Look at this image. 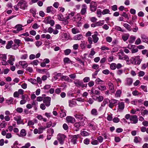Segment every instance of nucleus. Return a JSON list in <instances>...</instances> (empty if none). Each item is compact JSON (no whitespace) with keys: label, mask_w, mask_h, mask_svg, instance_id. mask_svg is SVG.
<instances>
[{"label":"nucleus","mask_w":148,"mask_h":148,"mask_svg":"<svg viewBox=\"0 0 148 148\" xmlns=\"http://www.w3.org/2000/svg\"><path fill=\"white\" fill-rule=\"evenodd\" d=\"M19 64L21 65L23 68L24 69L26 68L28 66V64L27 62L25 61H21L19 62Z\"/></svg>","instance_id":"aec40b11"},{"label":"nucleus","mask_w":148,"mask_h":148,"mask_svg":"<svg viewBox=\"0 0 148 148\" xmlns=\"http://www.w3.org/2000/svg\"><path fill=\"white\" fill-rule=\"evenodd\" d=\"M38 62L39 61L38 60H36L33 61L32 62H31V63L32 64L37 66L38 65Z\"/></svg>","instance_id":"e2e57ef3"},{"label":"nucleus","mask_w":148,"mask_h":148,"mask_svg":"<svg viewBox=\"0 0 148 148\" xmlns=\"http://www.w3.org/2000/svg\"><path fill=\"white\" fill-rule=\"evenodd\" d=\"M116 64L115 63H112L110 65V68L112 70H114L116 68Z\"/></svg>","instance_id":"58836bf2"},{"label":"nucleus","mask_w":148,"mask_h":148,"mask_svg":"<svg viewBox=\"0 0 148 148\" xmlns=\"http://www.w3.org/2000/svg\"><path fill=\"white\" fill-rule=\"evenodd\" d=\"M108 85L109 86V90L114 88L113 84L110 82H108Z\"/></svg>","instance_id":"6e6d98bb"},{"label":"nucleus","mask_w":148,"mask_h":148,"mask_svg":"<svg viewBox=\"0 0 148 148\" xmlns=\"http://www.w3.org/2000/svg\"><path fill=\"white\" fill-rule=\"evenodd\" d=\"M110 12V11L109 9H106L103 10L102 12V14L103 15H104L107 14H109V13Z\"/></svg>","instance_id":"de8ad7c7"},{"label":"nucleus","mask_w":148,"mask_h":148,"mask_svg":"<svg viewBox=\"0 0 148 148\" xmlns=\"http://www.w3.org/2000/svg\"><path fill=\"white\" fill-rule=\"evenodd\" d=\"M104 20L100 21L96 23V25H97V26H101L104 24Z\"/></svg>","instance_id":"f704fd0d"},{"label":"nucleus","mask_w":148,"mask_h":148,"mask_svg":"<svg viewBox=\"0 0 148 148\" xmlns=\"http://www.w3.org/2000/svg\"><path fill=\"white\" fill-rule=\"evenodd\" d=\"M87 6L86 4H83L81 7V9L80 11L81 14L83 15L86 14L87 13Z\"/></svg>","instance_id":"6e6552de"},{"label":"nucleus","mask_w":148,"mask_h":148,"mask_svg":"<svg viewBox=\"0 0 148 148\" xmlns=\"http://www.w3.org/2000/svg\"><path fill=\"white\" fill-rule=\"evenodd\" d=\"M66 120L68 123H73L75 122V119L71 116H67L66 117Z\"/></svg>","instance_id":"4468645a"},{"label":"nucleus","mask_w":148,"mask_h":148,"mask_svg":"<svg viewBox=\"0 0 148 148\" xmlns=\"http://www.w3.org/2000/svg\"><path fill=\"white\" fill-rule=\"evenodd\" d=\"M76 59V60L78 61L79 63H80V64H82L83 66L84 65V62L80 58H77Z\"/></svg>","instance_id":"69168bd1"},{"label":"nucleus","mask_w":148,"mask_h":148,"mask_svg":"<svg viewBox=\"0 0 148 148\" xmlns=\"http://www.w3.org/2000/svg\"><path fill=\"white\" fill-rule=\"evenodd\" d=\"M46 12L47 13H51L52 14H54L56 12V10L52 6H48L47 8Z\"/></svg>","instance_id":"0eeeda50"},{"label":"nucleus","mask_w":148,"mask_h":148,"mask_svg":"<svg viewBox=\"0 0 148 148\" xmlns=\"http://www.w3.org/2000/svg\"><path fill=\"white\" fill-rule=\"evenodd\" d=\"M97 4L95 1H92L91 2L90 5V8L91 11L92 12H94L97 9Z\"/></svg>","instance_id":"39448f33"},{"label":"nucleus","mask_w":148,"mask_h":148,"mask_svg":"<svg viewBox=\"0 0 148 148\" xmlns=\"http://www.w3.org/2000/svg\"><path fill=\"white\" fill-rule=\"evenodd\" d=\"M61 79L62 80H64L65 81H68L69 82H71L72 81L70 79L69 77L66 75L63 76L61 77Z\"/></svg>","instance_id":"4be33fe9"},{"label":"nucleus","mask_w":148,"mask_h":148,"mask_svg":"<svg viewBox=\"0 0 148 148\" xmlns=\"http://www.w3.org/2000/svg\"><path fill=\"white\" fill-rule=\"evenodd\" d=\"M20 136H26V131L24 129H22L20 132Z\"/></svg>","instance_id":"79ce46f5"},{"label":"nucleus","mask_w":148,"mask_h":148,"mask_svg":"<svg viewBox=\"0 0 148 148\" xmlns=\"http://www.w3.org/2000/svg\"><path fill=\"white\" fill-rule=\"evenodd\" d=\"M91 114L93 115H97V112L95 109H92L91 111Z\"/></svg>","instance_id":"a18cd8bd"},{"label":"nucleus","mask_w":148,"mask_h":148,"mask_svg":"<svg viewBox=\"0 0 148 148\" xmlns=\"http://www.w3.org/2000/svg\"><path fill=\"white\" fill-rule=\"evenodd\" d=\"M16 111L19 113H21L23 112V109L21 108H17L16 109Z\"/></svg>","instance_id":"680f3d73"},{"label":"nucleus","mask_w":148,"mask_h":148,"mask_svg":"<svg viewBox=\"0 0 148 148\" xmlns=\"http://www.w3.org/2000/svg\"><path fill=\"white\" fill-rule=\"evenodd\" d=\"M87 102L89 103L90 104H92L94 102V100L92 99L91 98H90L88 99L87 101Z\"/></svg>","instance_id":"774afa93"},{"label":"nucleus","mask_w":148,"mask_h":148,"mask_svg":"<svg viewBox=\"0 0 148 148\" xmlns=\"http://www.w3.org/2000/svg\"><path fill=\"white\" fill-rule=\"evenodd\" d=\"M123 26L126 28L129 31H131V26L129 24L127 23H124Z\"/></svg>","instance_id":"c03bdc74"},{"label":"nucleus","mask_w":148,"mask_h":148,"mask_svg":"<svg viewBox=\"0 0 148 148\" xmlns=\"http://www.w3.org/2000/svg\"><path fill=\"white\" fill-rule=\"evenodd\" d=\"M125 107V105L124 102H120L118 103L119 109L120 110H123Z\"/></svg>","instance_id":"412c9836"},{"label":"nucleus","mask_w":148,"mask_h":148,"mask_svg":"<svg viewBox=\"0 0 148 148\" xmlns=\"http://www.w3.org/2000/svg\"><path fill=\"white\" fill-rule=\"evenodd\" d=\"M81 134L82 136H88L89 134V133L85 131H83L81 132Z\"/></svg>","instance_id":"09e8293b"},{"label":"nucleus","mask_w":148,"mask_h":148,"mask_svg":"<svg viewBox=\"0 0 148 148\" xmlns=\"http://www.w3.org/2000/svg\"><path fill=\"white\" fill-rule=\"evenodd\" d=\"M82 37L83 36L82 34H79L73 37V39L75 40H80Z\"/></svg>","instance_id":"a878e982"},{"label":"nucleus","mask_w":148,"mask_h":148,"mask_svg":"<svg viewBox=\"0 0 148 148\" xmlns=\"http://www.w3.org/2000/svg\"><path fill=\"white\" fill-rule=\"evenodd\" d=\"M65 55H69L71 52V50L69 49H67L64 51Z\"/></svg>","instance_id":"4d7b16f0"},{"label":"nucleus","mask_w":148,"mask_h":148,"mask_svg":"<svg viewBox=\"0 0 148 148\" xmlns=\"http://www.w3.org/2000/svg\"><path fill=\"white\" fill-rule=\"evenodd\" d=\"M76 104V103L75 101L72 100L69 101V106L71 107H73Z\"/></svg>","instance_id":"cd10ccee"},{"label":"nucleus","mask_w":148,"mask_h":148,"mask_svg":"<svg viewBox=\"0 0 148 148\" xmlns=\"http://www.w3.org/2000/svg\"><path fill=\"white\" fill-rule=\"evenodd\" d=\"M38 103L35 100H34L32 103V107L35 106H37Z\"/></svg>","instance_id":"0e129e2a"},{"label":"nucleus","mask_w":148,"mask_h":148,"mask_svg":"<svg viewBox=\"0 0 148 148\" xmlns=\"http://www.w3.org/2000/svg\"><path fill=\"white\" fill-rule=\"evenodd\" d=\"M96 99V101H97L98 102H101L103 100V97L101 95H99V96H97Z\"/></svg>","instance_id":"473e14b6"},{"label":"nucleus","mask_w":148,"mask_h":148,"mask_svg":"<svg viewBox=\"0 0 148 148\" xmlns=\"http://www.w3.org/2000/svg\"><path fill=\"white\" fill-rule=\"evenodd\" d=\"M79 137V135H75L73 136L72 139L71 141L73 143V144H75L76 143L77 139Z\"/></svg>","instance_id":"5701e85b"},{"label":"nucleus","mask_w":148,"mask_h":148,"mask_svg":"<svg viewBox=\"0 0 148 148\" xmlns=\"http://www.w3.org/2000/svg\"><path fill=\"white\" fill-rule=\"evenodd\" d=\"M13 100L14 99L13 98L10 97L9 99L6 101V103L9 105L12 103Z\"/></svg>","instance_id":"e433bc0d"},{"label":"nucleus","mask_w":148,"mask_h":148,"mask_svg":"<svg viewBox=\"0 0 148 148\" xmlns=\"http://www.w3.org/2000/svg\"><path fill=\"white\" fill-rule=\"evenodd\" d=\"M75 117L77 119H78L80 121H82L83 119L84 120V115L83 114L77 113L74 115Z\"/></svg>","instance_id":"dca6fc26"},{"label":"nucleus","mask_w":148,"mask_h":148,"mask_svg":"<svg viewBox=\"0 0 148 148\" xmlns=\"http://www.w3.org/2000/svg\"><path fill=\"white\" fill-rule=\"evenodd\" d=\"M102 14V12L101 10L99 9L97 11V16L98 17H101V14Z\"/></svg>","instance_id":"bf43d9fd"},{"label":"nucleus","mask_w":148,"mask_h":148,"mask_svg":"<svg viewBox=\"0 0 148 148\" xmlns=\"http://www.w3.org/2000/svg\"><path fill=\"white\" fill-rule=\"evenodd\" d=\"M51 98L49 97H47L43 99V102L47 107H49L50 105Z\"/></svg>","instance_id":"423d86ee"},{"label":"nucleus","mask_w":148,"mask_h":148,"mask_svg":"<svg viewBox=\"0 0 148 148\" xmlns=\"http://www.w3.org/2000/svg\"><path fill=\"white\" fill-rule=\"evenodd\" d=\"M97 88L101 91H104L106 90V87L105 86L100 85L98 86Z\"/></svg>","instance_id":"4c0bfd02"},{"label":"nucleus","mask_w":148,"mask_h":148,"mask_svg":"<svg viewBox=\"0 0 148 148\" xmlns=\"http://www.w3.org/2000/svg\"><path fill=\"white\" fill-rule=\"evenodd\" d=\"M6 124L4 121L2 122L0 124V126L1 128H5L6 125Z\"/></svg>","instance_id":"338daca9"},{"label":"nucleus","mask_w":148,"mask_h":148,"mask_svg":"<svg viewBox=\"0 0 148 148\" xmlns=\"http://www.w3.org/2000/svg\"><path fill=\"white\" fill-rule=\"evenodd\" d=\"M129 36L130 34H125L122 35V37L123 40L125 41L128 39Z\"/></svg>","instance_id":"393cba45"},{"label":"nucleus","mask_w":148,"mask_h":148,"mask_svg":"<svg viewBox=\"0 0 148 148\" xmlns=\"http://www.w3.org/2000/svg\"><path fill=\"white\" fill-rule=\"evenodd\" d=\"M22 26L21 25L18 24L16 25L15 27L16 28L18 32L22 30L23 29L22 28Z\"/></svg>","instance_id":"7c9ffc66"},{"label":"nucleus","mask_w":148,"mask_h":148,"mask_svg":"<svg viewBox=\"0 0 148 148\" xmlns=\"http://www.w3.org/2000/svg\"><path fill=\"white\" fill-rule=\"evenodd\" d=\"M14 119L15 121H16L17 124H21L23 122L20 116H17L14 117Z\"/></svg>","instance_id":"f3484780"},{"label":"nucleus","mask_w":148,"mask_h":148,"mask_svg":"<svg viewBox=\"0 0 148 148\" xmlns=\"http://www.w3.org/2000/svg\"><path fill=\"white\" fill-rule=\"evenodd\" d=\"M147 68L148 69V62L146 64H142L141 68L143 70Z\"/></svg>","instance_id":"603ef678"},{"label":"nucleus","mask_w":148,"mask_h":148,"mask_svg":"<svg viewBox=\"0 0 148 148\" xmlns=\"http://www.w3.org/2000/svg\"><path fill=\"white\" fill-rule=\"evenodd\" d=\"M14 44L12 45V48L14 50L17 49L21 44V40L19 39H15L14 40Z\"/></svg>","instance_id":"f03ea898"},{"label":"nucleus","mask_w":148,"mask_h":148,"mask_svg":"<svg viewBox=\"0 0 148 148\" xmlns=\"http://www.w3.org/2000/svg\"><path fill=\"white\" fill-rule=\"evenodd\" d=\"M28 81L31 82L32 84H36V80L35 79L31 78L28 80Z\"/></svg>","instance_id":"864d4df0"},{"label":"nucleus","mask_w":148,"mask_h":148,"mask_svg":"<svg viewBox=\"0 0 148 148\" xmlns=\"http://www.w3.org/2000/svg\"><path fill=\"white\" fill-rule=\"evenodd\" d=\"M47 132L49 134V135H52L54 133V130L53 129L50 128L48 130Z\"/></svg>","instance_id":"13d9d810"},{"label":"nucleus","mask_w":148,"mask_h":148,"mask_svg":"<svg viewBox=\"0 0 148 148\" xmlns=\"http://www.w3.org/2000/svg\"><path fill=\"white\" fill-rule=\"evenodd\" d=\"M8 62L11 65H13L14 64V62L15 61V58L14 56L12 55H9L8 56Z\"/></svg>","instance_id":"1a4fd4ad"},{"label":"nucleus","mask_w":148,"mask_h":148,"mask_svg":"<svg viewBox=\"0 0 148 148\" xmlns=\"http://www.w3.org/2000/svg\"><path fill=\"white\" fill-rule=\"evenodd\" d=\"M133 82V80L132 78H127L125 80V84L126 86H130L132 84Z\"/></svg>","instance_id":"f8f14e48"},{"label":"nucleus","mask_w":148,"mask_h":148,"mask_svg":"<svg viewBox=\"0 0 148 148\" xmlns=\"http://www.w3.org/2000/svg\"><path fill=\"white\" fill-rule=\"evenodd\" d=\"M71 32L72 33L74 34L78 33L80 32L78 29L75 27L73 28L72 29Z\"/></svg>","instance_id":"bb28decb"},{"label":"nucleus","mask_w":148,"mask_h":148,"mask_svg":"<svg viewBox=\"0 0 148 148\" xmlns=\"http://www.w3.org/2000/svg\"><path fill=\"white\" fill-rule=\"evenodd\" d=\"M121 90H117L115 94V96L116 97H120L121 94Z\"/></svg>","instance_id":"c9c22d12"},{"label":"nucleus","mask_w":148,"mask_h":148,"mask_svg":"<svg viewBox=\"0 0 148 148\" xmlns=\"http://www.w3.org/2000/svg\"><path fill=\"white\" fill-rule=\"evenodd\" d=\"M123 60H125L126 62V63L128 64H131V60H129V58L128 56L127 55H124L123 57Z\"/></svg>","instance_id":"b1692460"},{"label":"nucleus","mask_w":148,"mask_h":148,"mask_svg":"<svg viewBox=\"0 0 148 148\" xmlns=\"http://www.w3.org/2000/svg\"><path fill=\"white\" fill-rule=\"evenodd\" d=\"M20 6V7L23 10L25 9L27 7L26 2L25 3H24Z\"/></svg>","instance_id":"052dcab7"},{"label":"nucleus","mask_w":148,"mask_h":148,"mask_svg":"<svg viewBox=\"0 0 148 148\" xmlns=\"http://www.w3.org/2000/svg\"><path fill=\"white\" fill-rule=\"evenodd\" d=\"M136 38L134 36H131L130 38V39L129 40V42L130 43H133L135 39Z\"/></svg>","instance_id":"a19ab883"},{"label":"nucleus","mask_w":148,"mask_h":148,"mask_svg":"<svg viewBox=\"0 0 148 148\" xmlns=\"http://www.w3.org/2000/svg\"><path fill=\"white\" fill-rule=\"evenodd\" d=\"M13 43V41L11 40L8 41L7 42V43L5 46V48L7 49H9L11 48H12V45Z\"/></svg>","instance_id":"6ab92c4d"},{"label":"nucleus","mask_w":148,"mask_h":148,"mask_svg":"<svg viewBox=\"0 0 148 148\" xmlns=\"http://www.w3.org/2000/svg\"><path fill=\"white\" fill-rule=\"evenodd\" d=\"M87 42L84 41H81V43L80 44V46L82 49H84L86 47V45Z\"/></svg>","instance_id":"c756f323"},{"label":"nucleus","mask_w":148,"mask_h":148,"mask_svg":"<svg viewBox=\"0 0 148 148\" xmlns=\"http://www.w3.org/2000/svg\"><path fill=\"white\" fill-rule=\"evenodd\" d=\"M131 64H140L142 60L140 58L139 56H136L135 57H132L130 58Z\"/></svg>","instance_id":"f257e3e1"},{"label":"nucleus","mask_w":148,"mask_h":148,"mask_svg":"<svg viewBox=\"0 0 148 148\" xmlns=\"http://www.w3.org/2000/svg\"><path fill=\"white\" fill-rule=\"evenodd\" d=\"M141 114L143 116H144L145 115H147L148 114V110H142Z\"/></svg>","instance_id":"37998d69"},{"label":"nucleus","mask_w":148,"mask_h":148,"mask_svg":"<svg viewBox=\"0 0 148 148\" xmlns=\"http://www.w3.org/2000/svg\"><path fill=\"white\" fill-rule=\"evenodd\" d=\"M51 18L50 17H47L46 18L44 21V22L46 24H48L49 23Z\"/></svg>","instance_id":"72a5a7b5"},{"label":"nucleus","mask_w":148,"mask_h":148,"mask_svg":"<svg viewBox=\"0 0 148 148\" xmlns=\"http://www.w3.org/2000/svg\"><path fill=\"white\" fill-rule=\"evenodd\" d=\"M115 29H116V30H117L118 31H121L122 32H125V30L122 29L121 27L119 26H115Z\"/></svg>","instance_id":"3c124183"},{"label":"nucleus","mask_w":148,"mask_h":148,"mask_svg":"<svg viewBox=\"0 0 148 148\" xmlns=\"http://www.w3.org/2000/svg\"><path fill=\"white\" fill-rule=\"evenodd\" d=\"M103 81L100 79L99 78H97L95 80V83L97 84H101L102 82Z\"/></svg>","instance_id":"49530a36"},{"label":"nucleus","mask_w":148,"mask_h":148,"mask_svg":"<svg viewBox=\"0 0 148 148\" xmlns=\"http://www.w3.org/2000/svg\"><path fill=\"white\" fill-rule=\"evenodd\" d=\"M58 19L60 21H64V18L62 15H58Z\"/></svg>","instance_id":"8fccbe9b"},{"label":"nucleus","mask_w":148,"mask_h":148,"mask_svg":"<svg viewBox=\"0 0 148 148\" xmlns=\"http://www.w3.org/2000/svg\"><path fill=\"white\" fill-rule=\"evenodd\" d=\"M142 53L143 55H146V56L148 57V49H145L142 51Z\"/></svg>","instance_id":"5fc2aeb1"},{"label":"nucleus","mask_w":148,"mask_h":148,"mask_svg":"<svg viewBox=\"0 0 148 148\" xmlns=\"http://www.w3.org/2000/svg\"><path fill=\"white\" fill-rule=\"evenodd\" d=\"M66 138L64 135L62 134H59L57 135V138L60 142V144L62 145L64 143V139Z\"/></svg>","instance_id":"20e7f679"},{"label":"nucleus","mask_w":148,"mask_h":148,"mask_svg":"<svg viewBox=\"0 0 148 148\" xmlns=\"http://www.w3.org/2000/svg\"><path fill=\"white\" fill-rule=\"evenodd\" d=\"M130 121H131V123L132 124H136L138 121V118L136 115H132L130 118Z\"/></svg>","instance_id":"9d476101"},{"label":"nucleus","mask_w":148,"mask_h":148,"mask_svg":"<svg viewBox=\"0 0 148 148\" xmlns=\"http://www.w3.org/2000/svg\"><path fill=\"white\" fill-rule=\"evenodd\" d=\"M141 140V138L139 137L136 136L134 139V141L135 143H140Z\"/></svg>","instance_id":"c85d7f7f"},{"label":"nucleus","mask_w":148,"mask_h":148,"mask_svg":"<svg viewBox=\"0 0 148 148\" xmlns=\"http://www.w3.org/2000/svg\"><path fill=\"white\" fill-rule=\"evenodd\" d=\"M74 84L75 86L77 87H81L82 88L84 87H86L87 86V84H84L83 82L80 81L79 80H76L74 82Z\"/></svg>","instance_id":"7ed1b4c3"},{"label":"nucleus","mask_w":148,"mask_h":148,"mask_svg":"<svg viewBox=\"0 0 148 148\" xmlns=\"http://www.w3.org/2000/svg\"><path fill=\"white\" fill-rule=\"evenodd\" d=\"M98 35V34L97 32H94V34L92 35V37L93 38V41L95 43H97L99 39V38L97 36Z\"/></svg>","instance_id":"9b49d317"},{"label":"nucleus","mask_w":148,"mask_h":148,"mask_svg":"<svg viewBox=\"0 0 148 148\" xmlns=\"http://www.w3.org/2000/svg\"><path fill=\"white\" fill-rule=\"evenodd\" d=\"M141 38L143 42L148 43V38L147 36L144 34H142L141 35Z\"/></svg>","instance_id":"a211bd4d"},{"label":"nucleus","mask_w":148,"mask_h":148,"mask_svg":"<svg viewBox=\"0 0 148 148\" xmlns=\"http://www.w3.org/2000/svg\"><path fill=\"white\" fill-rule=\"evenodd\" d=\"M118 100L116 99H112L109 101V106L111 108L114 107L117 103Z\"/></svg>","instance_id":"ddd939ff"},{"label":"nucleus","mask_w":148,"mask_h":148,"mask_svg":"<svg viewBox=\"0 0 148 148\" xmlns=\"http://www.w3.org/2000/svg\"><path fill=\"white\" fill-rule=\"evenodd\" d=\"M48 71V69H47L38 70V71L40 73L42 74L45 73L48 76V77H49L50 76V74L49 72Z\"/></svg>","instance_id":"2eb2a0df"},{"label":"nucleus","mask_w":148,"mask_h":148,"mask_svg":"<svg viewBox=\"0 0 148 148\" xmlns=\"http://www.w3.org/2000/svg\"><path fill=\"white\" fill-rule=\"evenodd\" d=\"M0 58L1 60L6 61L7 60V56L5 54H1Z\"/></svg>","instance_id":"2f4dec72"},{"label":"nucleus","mask_w":148,"mask_h":148,"mask_svg":"<svg viewBox=\"0 0 148 148\" xmlns=\"http://www.w3.org/2000/svg\"><path fill=\"white\" fill-rule=\"evenodd\" d=\"M63 61L65 64L70 63H71L72 61L68 58H65L64 59Z\"/></svg>","instance_id":"ea45409f"}]
</instances>
